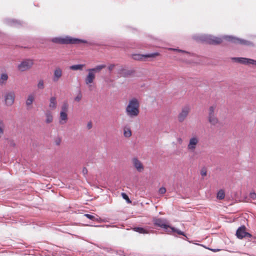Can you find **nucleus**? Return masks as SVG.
<instances>
[{"label": "nucleus", "instance_id": "nucleus-1", "mask_svg": "<svg viewBox=\"0 0 256 256\" xmlns=\"http://www.w3.org/2000/svg\"><path fill=\"white\" fill-rule=\"evenodd\" d=\"M192 38L198 42H204L212 44H219L223 40L244 46L252 44L250 41L227 35L223 36L222 37H217L210 34H196L192 36Z\"/></svg>", "mask_w": 256, "mask_h": 256}, {"label": "nucleus", "instance_id": "nucleus-2", "mask_svg": "<svg viewBox=\"0 0 256 256\" xmlns=\"http://www.w3.org/2000/svg\"><path fill=\"white\" fill-rule=\"evenodd\" d=\"M51 41L55 44H76L81 43L86 44V40L74 38L69 36H66L64 37H55L51 39Z\"/></svg>", "mask_w": 256, "mask_h": 256}, {"label": "nucleus", "instance_id": "nucleus-3", "mask_svg": "<svg viewBox=\"0 0 256 256\" xmlns=\"http://www.w3.org/2000/svg\"><path fill=\"white\" fill-rule=\"evenodd\" d=\"M140 103L138 99L132 98L130 99L126 108V112L129 117L134 118L137 116L140 112Z\"/></svg>", "mask_w": 256, "mask_h": 256}, {"label": "nucleus", "instance_id": "nucleus-4", "mask_svg": "<svg viewBox=\"0 0 256 256\" xmlns=\"http://www.w3.org/2000/svg\"><path fill=\"white\" fill-rule=\"evenodd\" d=\"M15 92L13 90L6 91L4 96L5 104L8 106H12L15 100Z\"/></svg>", "mask_w": 256, "mask_h": 256}, {"label": "nucleus", "instance_id": "nucleus-5", "mask_svg": "<svg viewBox=\"0 0 256 256\" xmlns=\"http://www.w3.org/2000/svg\"><path fill=\"white\" fill-rule=\"evenodd\" d=\"M190 110V106L186 105L182 108L181 112L179 113L178 118L180 122H183L188 116Z\"/></svg>", "mask_w": 256, "mask_h": 256}, {"label": "nucleus", "instance_id": "nucleus-6", "mask_svg": "<svg viewBox=\"0 0 256 256\" xmlns=\"http://www.w3.org/2000/svg\"><path fill=\"white\" fill-rule=\"evenodd\" d=\"M232 60L238 63L244 64H253V65H256V60L250 59V58H232Z\"/></svg>", "mask_w": 256, "mask_h": 256}, {"label": "nucleus", "instance_id": "nucleus-7", "mask_svg": "<svg viewBox=\"0 0 256 256\" xmlns=\"http://www.w3.org/2000/svg\"><path fill=\"white\" fill-rule=\"evenodd\" d=\"M33 61L32 60H26L18 65V68L21 72H24L30 69L33 65Z\"/></svg>", "mask_w": 256, "mask_h": 256}, {"label": "nucleus", "instance_id": "nucleus-8", "mask_svg": "<svg viewBox=\"0 0 256 256\" xmlns=\"http://www.w3.org/2000/svg\"><path fill=\"white\" fill-rule=\"evenodd\" d=\"M158 55V52L150 53L146 54H133L132 55V58L136 60H142L145 58H154Z\"/></svg>", "mask_w": 256, "mask_h": 256}, {"label": "nucleus", "instance_id": "nucleus-9", "mask_svg": "<svg viewBox=\"0 0 256 256\" xmlns=\"http://www.w3.org/2000/svg\"><path fill=\"white\" fill-rule=\"evenodd\" d=\"M236 236L240 239L245 237L250 238L252 236L250 234L246 232V227L244 226L238 228L236 232Z\"/></svg>", "mask_w": 256, "mask_h": 256}, {"label": "nucleus", "instance_id": "nucleus-10", "mask_svg": "<svg viewBox=\"0 0 256 256\" xmlns=\"http://www.w3.org/2000/svg\"><path fill=\"white\" fill-rule=\"evenodd\" d=\"M154 224L155 226H158L165 230L170 228V226L166 224V220L165 219L160 218H154L153 220Z\"/></svg>", "mask_w": 256, "mask_h": 256}, {"label": "nucleus", "instance_id": "nucleus-11", "mask_svg": "<svg viewBox=\"0 0 256 256\" xmlns=\"http://www.w3.org/2000/svg\"><path fill=\"white\" fill-rule=\"evenodd\" d=\"M199 141L198 138L196 136H193L190 139L189 143L188 145V149L190 152H194L196 148V146Z\"/></svg>", "mask_w": 256, "mask_h": 256}, {"label": "nucleus", "instance_id": "nucleus-12", "mask_svg": "<svg viewBox=\"0 0 256 256\" xmlns=\"http://www.w3.org/2000/svg\"><path fill=\"white\" fill-rule=\"evenodd\" d=\"M62 75V70L60 67H56L54 70V74L52 78V81L54 82H58Z\"/></svg>", "mask_w": 256, "mask_h": 256}, {"label": "nucleus", "instance_id": "nucleus-13", "mask_svg": "<svg viewBox=\"0 0 256 256\" xmlns=\"http://www.w3.org/2000/svg\"><path fill=\"white\" fill-rule=\"evenodd\" d=\"M132 162L134 166L138 172H141L144 170V167L142 163L137 158H132Z\"/></svg>", "mask_w": 256, "mask_h": 256}, {"label": "nucleus", "instance_id": "nucleus-14", "mask_svg": "<svg viewBox=\"0 0 256 256\" xmlns=\"http://www.w3.org/2000/svg\"><path fill=\"white\" fill-rule=\"evenodd\" d=\"M6 24L12 26H18L22 24L21 22L14 19L6 18L4 20Z\"/></svg>", "mask_w": 256, "mask_h": 256}, {"label": "nucleus", "instance_id": "nucleus-15", "mask_svg": "<svg viewBox=\"0 0 256 256\" xmlns=\"http://www.w3.org/2000/svg\"><path fill=\"white\" fill-rule=\"evenodd\" d=\"M95 78V74L90 72H88V74L85 78V83L87 85L93 82Z\"/></svg>", "mask_w": 256, "mask_h": 256}, {"label": "nucleus", "instance_id": "nucleus-16", "mask_svg": "<svg viewBox=\"0 0 256 256\" xmlns=\"http://www.w3.org/2000/svg\"><path fill=\"white\" fill-rule=\"evenodd\" d=\"M67 112H60V114L59 123L61 124H65L68 120Z\"/></svg>", "mask_w": 256, "mask_h": 256}, {"label": "nucleus", "instance_id": "nucleus-17", "mask_svg": "<svg viewBox=\"0 0 256 256\" xmlns=\"http://www.w3.org/2000/svg\"><path fill=\"white\" fill-rule=\"evenodd\" d=\"M106 67V66L105 64H100L96 66L94 68L88 69L87 70L88 72H90L95 74L96 73L99 72L102 68H104Z\"/></svg>", "mask_w": 256, "mask_h": 256}, {"label": "nucleus", "instance_id": "nucleus-18", "mask_svg": "<svg viewBox=\"0 0 256 256\" xmlns=\"http://www.w3.org/2000/svg\"><path fill=\"white\" fill-rule=\"evenodd\" d=\"M44 115L46 117V124H50L52 122L53 116L50 110H46L44 112Z\"/></svg>", "mask_w": 256, "mask_h": 256}, {"label": "nucleus", "instance_id": "nucleus-19", "mask_svg": "<svg viewBox=\"0 0 256 256\" xmlns=\"http://www.w3.org/2000/svg\"><path fill=\"white\" fill-rule=\"evenodd\" d=\"M34 96L33 94H30L26 102V104L28 108H30L32 107V104L34 101Z\"/></svg>", "mask_w": 256, "mask_h": 256}, {"label": "nucleus", "instance_id": "nucleus-20", "mask_svg": "<svg viewBox=\"0 0 256 256\" xmlns=\"http://www.w3.org/2000/svg\"><path fill=\"white\" fill-rule=\"evenodd\" d=\"M48 106L49 108L52 110H54L56 108L57 106V102L56 100V97L52 96L50 98V104Z\"/></svg>", "mask_w": 256, "mask_h": 256}, {"label": "nucleus", "instance_id": "nucleus-21", "mask_svg": "<svg viewBox=\"0 0 256 256\" xmlns=\"http://www.w3.org/2000/svg\"><path fill=\"white\" fill-rule=\"evenodd\" d=\"M5 127L6 125L4 120L0 118V138H1L4 134Z\"/></svg>", "mask_w": 256, "mask_h": 256}, {"label": "nucleus", "instance_id": "nucleus-22", "mask_svg": "<svg viewBox=\"0 0 256 256\" xmlns=\"http://www.w3.org/2000/svg\"><path fill=\"white\" fill-rule=\"evenodd\" d=\"M134 231L140 234H146L148 233V230L142 227H134L133 228Z\"/></svg>", "mask_w": 256, "mask_h": 256}, {"label": "nucleus", "instance_id": "nucleus-23", "mask_svg": "<svg viewBox=\"0 0 256 256\" xmlns=\"http://www.w3.org/2000/svg\"><path fill=\"white\" fill-rule=\"evenodd\" d=\"M84 66V64H74L70 66V69L73 70H82Z\"/></svg>", "mask_w": 256, "mask_h": 256}, {"label": "nucleus", "instance_id": "nucleus-24", "mask_svg": "<svg viewBox=\"0 0 256 256\" xmlns=\"http://www.w3.org/2000/svg\"><path fill=\"white\" fill-rule=\"evenodd\" d=\"M8 76L6 73H3L0 75V84L3 85L6 84L8 80Z\"/></svg>", "mask_w": 256, "mask_h": 256}, {"label": "nucleus", "instance_id": "nucleus-25", "mask_svg": "<svg viewBox=\"0 0 256 256\" xmlns=\"http://www.w3.org/2000/svg\"><path fill=\"white\" fill-rule=\"evenodd\" d=\"M208 121L212 124L216 125L218 122V120L215 114H214L208 116Z\"/></svg>", "mask_w": 256, "mask_h": 256}, {"label": "nucleus", "instance_id": "nucleus-26", "mask_svg": "<svg viewBox=\"0 0 256 256\" xmlns=\"http://www.w3.org/2000/svg\"><path fill=\"white\" fill-rule=\"evenodd\" d=\"M132 73V70H126L124 69L122 70V72L120 73L122 76L124 77H127L130 76Z\"/></svg>", "mask_w": 256, "mask_h": 256}, {"label": "nucleus", "instance_id": "nucleus-27", "mask_svg": "<svg viewBox=\"0 0 256 256\" xmlns=\"http://www.w3.org/2000/svg\"><path fill=\"white\" fill-rule=\"evenodd\" d=\"M225 196L224 192L223 190H220L217 194V198L219 200H222L224 198Z\"/></svg>", "mask_w": 256, "mask_h": 256}, {"label": "nucleus", "instance_id": "nucleus-28", "mask_svg": "<svg viewBox=\"0 0 256 256\" xmlns=\"http://www.w3.org/2000/svg\"><path fill=\"white\" fill-rule=\"evenodd\" d=\"M216 108V106L213 105L210 107L209 110H208V116H212L214 114V110Z\"/></svg>", "mask_w": 256, "mask_h": 256}, {"label": "nucleus", "instance_id": "nucleus-29", "mask_svg": "<svg viewBox=\"0 0 256 256\" xmlns=\"http://www.w3.org/2000/svg\"><path fill=\"white\" fill-rule=\"evenodd\" d=\"M68 105L67 102H64L63 103L62 106V110L61 112H67L68 110Z\"/></svg>", "mask_w": 256, "mask_h": 256}, {"label": "nucleus", "instance_id": "nucleus-30", "mask_svg": "<svg viewBox=\"0 0 256 256\" xmlns=\"http://www.w3.org/2000/svg\"><path fill=\"white\" fill-rule=\"evenodd\" d=\"M170 228L171 229L172 232H176L177 234H179L180 235L186 236L185 234H184V233L183 232H182V231H181V230H178V229H176V228H174V227L170 226Z\"/></svg>", "mask_w": 256, "mask_h": 256}, {"label": "nucleus", "instance_id": "nucleus-31", "mask_svg": "<svg viewBox=\"0 0 256 256\" xmlns=\"http://www.w3.org/2000/svg\"><path fill=\"white\" fill-rule=\"evenodd\" d=\"M84 216L92 220H98V218H96L94 216L91 215L90 214H84Z\"/></svg>", "mask_w": 256, "mask_h": 256}, {"label": "nucleus", "instance_id": "nucleus-32", "mask_svg": "<svg viewBox=\"0 0 256 256\" xmlns=\"http://www.w3.org/2000/svg\"><path fill=\"white\" fill-rule=\"evenodd\" d=\"M170 50H174V51H177V52H182V53L186 54L188 56L191 55L190 52H186L185 50H182L177 49V48H170Z\"/></svg>", "mask_w": 256, "mask_h": 256}, {"label": "nucleus", "instance_id": "nucleus-33", "mask_svg": "<svg viewBox=\"0 0 256 256\" xmlns=\"http://www.w3.org/2000/svg\"><path fill=\"white\" fill-rule=\"evenodd\" d=\"M37 86L38 89L42 90L44 88V80H40L38 81Z\"/></svg>", "mask_w": 256, "mask_h": 256}, {"label": "nucleus", "instance_id": "nucleus-34", "mask_svg": "<svg viewBox=\"0 0 256 256\" xmlns=\"http://www.w3.org/2000/svg\"><path fill=\"white\" fill-rule=\"evenodd\" d=\"M124 136L127 137V138L130 136L132 135V132H131L130 130L129 129H128L126 130H124Z\"/></svg>", "mask_w": 256, "mask_h": 256}, {"label": "nucleus", "instance_id": "nucleus-35", "mask_svg": "<svg viewBox=\"0 0 256 256\" xmlns=\"http://www.w3.org/2000/svg\"><path fill=\"white\" fill-rule=\"evenodd\" d=\"M82 98V95L81 93L80 92L78 96L74 98V100L76 102H80Z\"/></svg>", "mask_w": 256, "mask_h": 256}, {"label": "nucleus", "instance_id": "nucleus-36", "mask_svg": "<svg viewBox=\"0 0 256 256\" xmlns=\"http://www.w3.org/2000/svg\"><path fill=\"white\" fill-rule=\"evenodd\" d=\"M122 198L125 199L128 202H131V201L130 200L128 196L125 193H122Z\"/></svg>", "mask_w": 256, "mask_h": 256}, {"label": "nucleus", "instance_id": "nucleus-37", "mask_svg": "<svg viewBox=\"0 0 256 256\" xmlns=\"http://www.w3.org/2000/svg\"><path fill=\"white\" fill-rule=\"evenodd\" d=\"M200 174L202 176H206V169L204 168H202L201 170H200Z\"/></svg>", "mask_w": 256, "mask_h": 256}, {"label": "nucleus", "instance_id": "nucleus-38", "mask_svg": "<svg viewBox=\"0 0 256 256\" xmlns=\"http://www.w3.org/2000/svg\"><path fill=\"white\" fill-rule=\"evenodd\" d=\"M158 192L160 194H164L166 192V189L164 187H162L159 189Z\"/></svg>", "mask_w": 256, "mask_h": 256}, {"label": "nucleus", "instance_id": "nucleus-39", "mask_svg": "<svg viewBox=\"0 0 256 256\" xmlns=\"http://www.w3.org/2000/svg\"><path fill=\"white\" fill-rule=\"evenodd\" d=\"M250 198L252 200H255L256 198V194L254 192H250Z\"/></svg>", "mask_w": 256, "mask_h": 256}, {"label": "nucleus", "instance_id": "nucleus-40", "mask_svg": "<svg viewBox=\"0 0 256 256\" xmlns=\"http://www.w3.org/2000/svg\"><path fill=\"white\" fill-rule=\"evenodd\" d=\"M114 66H115V65L114 64H111L108 66V70L110 72L113 70Z\"/></svg>", "mask_w": 256, "mask_h": 256}, {"label": "nucleus", "instance_id": "nucleus-41", "mask_svg": "<svg viewBox=\"0 0 256 256\" xmlns=\"http://www.w3.org/2000/svg\"><path fill=\"white\" fill-rule=\"evenodd\" d=\"M82 172L84 176L87 174L88 170L86 168H84L82 170Z\"/></svg>", "mask_w": 256, "mask_h": 256}, {"label": "nucleus", "instance_id": "nucleus-42", "mask_svg": "<svg viewBox=\"0 0 256 256\" xmlns=\"http://www.w3.org/2000/svg\"><path fill=\"white\" fill-rule=\"evenodd\" d=\"M87 127H88V129H90L92 128V124L91 122H88V124H87Z\"/></svg>", "mask_w": 256, "mask_h": 256}, {"label": "nucleus", "instance_id": "nucleus-43", "mask_svg": "<svg viewBox=\"0 0 256 256\" xmlns=\"http://www.w3.org/2000/svg\"><path fill=\"white\" fill-rule=\"evenodd\" d=\"M60 142V139L56 140V145H59Z\"/></svg>", "mask_w": 256, "mask_h": 256}, {"label": "nucleus", "instance_id": "nucleus-44", "mask_svg": "<svg viewBox=\"0 0 256 256\" xmlns=\"http://www.w3.org/2000/svg\"><path fill=\"white\" fill-rule=\"evenodd\" d=\"M178 142L180 143V144H182V140L181 138H178Z\"/></svg>", "mask_w": 256, "mask_h": 256}, {"label": "nucleus", "instance_id": "nucleus-45", "mask_svg": "<svg viewBox=\"0 0 256 256\" xmlns=\"http://www.w3.org/2000/svg\"><path fill=\"white\" fill-rule=\"evenodd\" d=\"M10 145L12 146H14L15 144L13 141L10 142Z\"/></svg>", "mask_w": 256, "mask_h": 256}, {"label": "nucleus", "instance_id": "nucleus-46", "mask_svg": "<svg viewBox=\"0 0 256 256\" xmlns=\"http://www.w3.org/2000/svg\"><path fill=\"white\" fill-rule=\"evenodd\" d=\"M211 250L214 252H216L219 250L218 249H211Z\"/></svg>", "mask_w": 256, "mask_h": 256}, {"label": "nucleus", "instance_id": "nucleus-47", "mask_svg": "<svg viewBox=\"0 0 256 256\" xmlns=\"http://www.w3.org/2000/svg\"><path fill=\"white\" fill-rule=\"evenodd\" d=\"M106 226L107 228H108V227H110V226H109V225H106Z\"/></svg>", "mask_w": 256, "mask_h": 256}]
</instances>
